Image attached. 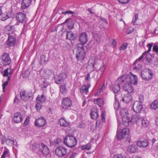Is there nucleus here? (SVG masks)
Wrapping results in <instances>:
<instances>
[{
    "label": "nucleus",
    "mask_w": 158,
    "mask_h": 158,
    "mask_svg": "<svg viewBox=\"0 0 158 158\" xmlns=\"http://www.w3.org/2000/svg\"><path fill=\"white\" fill-rule=\"evenodd\" d=\"M66 78L67 76L66 74L64 73H62L54 77V79L56 83L60 84L62 82H63Z\"/></svg>",
    "instance_id": "13"
},
{
    "label": "nucleus",
    "mask_w": 158,
    "mask_h": 158,
    "mask_svg": "<svg viewBox=\"0 0 158 158\" xmlns=\"http://www.w3.org/2000/svg\"><path fill=\"white\" fill-rule=\"evenodd\" d=\"M11 62V60L9 55L7 53H4L1 58V63L4 66L10 65Z\"/></svg>",
    "instance_id": "7"
},
{
    "label": "nucleus",
    "mask_w": 158,
    "mask_h": 158,
    "mask_svg": "<svg viewBox=\"0 0 158 158\" xmlns=\"http://www.w3.org/2000/svg\"><path fill=\"white\" fill-rule=\"evenodd\" d=\"M152 44L149 43L147 44V46L148 47V49L147 51L144 52L143 53H145V55H144V59L147 61V62L150 63L152 60V59L150 58V57H151V55L148 53L150 52L151 50V48L152 46Z\"/></svg>",
    "instance_id": "10"
},
{
    "label": "nucleus",
    "mask_w": 158,
    "mask_h": 158,
    "mask_svg": "<svg viewBox=\"0 0 158 158\" xmlns=\"http://www.w3.org/2000/svg\"><path fill=\"white\" fill-rule=\"evenodd\" d=\"M121 97H118L117 98H115V103L114 104V107L115 109L118 110L120 107V104L119 102V100H120Z\"/></svg>",
    "instance_id": "37"
},
{
    "label": "nucleus",
    "mask_w": 158,
    "mask_h": 158,
    "mask_svg": "<svg viewBox=\"0 0 158 158\" xmlns=\"http://www.w3.org/2000/svg\"><path fill=\"white\" fill-rule=\"evenodd\" d=\"M14 102L16 103H18L19 102V99L17 97H15V98L14 100Z\"/></svg>",
    "instance_id": "63"
},
{
    "label": "nucleus",
    "mask_w": 158,
    "mask_h": 158,
    "mask_svg": "<svg viewBox=\"0 0 158 158\" xmlns=\"http://www.w3.org/2000/svg\"><path fill=\"white\" fill-rule=\"evenodd\" d=\"M114 158H124V157L121 154H118L115 155L114 157Z\"/></svg>",
    "instance_id": "57"
},
{
    "label": "nucleus",
    "mask_w": 158,
    "mask_h": 158,
    "mask_svg": "<svg viewBox=\"0 0 158 158\" xmlns=\"http://www.w3.org/2000/svg\"><path fill=\"white\" fill-rule=\"evenodd\" d=\"M90 73H88L87 74V76H86V77H85V80L87 81H88V80H89L90 79Z\"/></svg>",
    "instance_id": "60"
},
{
    "label": "nucleus",
    "mask_w": 158,
    "mask_h": 158,
    "mask_svg": "<svg viewBox=\"0 0 158 158\" xmlns=\"http://www.w3.org/2000/svg\"><path fill=\"white\" fill-rule=\"evenodd\" d=\"M133 30V29L129 28L126 31V33L129 34L131 33Z\"/></svg>",
    "instance_id": "59"
},
{
    "label": "nucleus",
    "mask_w": 158,
    "mask_h": 158,
    "mask_svg": "<svg viewBox=\"0 0 158 158\" xmlns=\"http://www.w3.org/2000/svg\"><path fill=\"white\" fill-rule=\"evenodd\" d=\"M131 85L130 83L126 82L123 85V89L128 93H131L132 92L134 89Z\"/></svg>",
    "instance_id": "21"
},
{
    "label": "nucleus",
    "mask_w": 158,
    "mask_h": 158,
    "mask_svg": "<svg viewBox=\"0 0 158 158\" xmlns=\"http://www.w3.org/2000/svg\"><path fill=\"white\" fill-rule=\"evenodd\" d=\"M151 108L155 110L158 108V100L154 101L151 105Z\"/></svg>",
    "instance_id": "39"
},
{
    "label": "nucleus",
    "mask_w": 158,
    "mask_h": 158,
    "mask_svg": "<svg viewBox=\"0 0 158 158\" xmlns=\"http://www.w3.org/2000/svg\"><path fill=\"white\" fill-rule=\"evenodd\" d=\"M120 99V101L122 100L123 102L127 103L131 102L132 99V98L130 93H128L125 94L122 98H121Z\"/></svg>",
    "instance_id": "22"
},
{
    "label": "nucleus",
    "mask_w": 158,
    "mask_h": 158,
    "mask_svg": "<svg viewBox=\"0 0 158 158\" xmlns=\"http://www.w3.org/2000/svg\"><path fill=\"white\" fill-rule=\"evenodd\" d=\"M46 123V120L45 118L42 117H39L36 119L35 122V126L40 127L44 126Z\"/></svg>",
    "instance_id": "18"
},
{
    "label": "nucleus",
    "mask_w": 158,
    "mask_h": 158,
    "mask_svg": "<svg viewBox=\"0 0 158 158\" xmlns=\"http://www.w3.org/2000/svg\"><path fill=\"white\" fill-rule=\"evenodd\" d=\"M27 97L28 98V99L30 98L32 96V93L31 92H28L27 93Z\"/></svg>",
    "instance_id": "62"
},
{
    "label": "nucleus",
    "mask_w": 158,
    "mask_h": 158,
    "mask_svg": "<svg viewBox=\"0 0 158 158\" xmlns=\"http://www.w3.org/2000/svg\"><path fill=\"white\" fill-rule=\"evenodd\" d=\"M74 13L72 11H65L64 12H63L62 13L63 14H64V15H66V14H73Z\"/></svg>",
    "instance_id": "56"
},
{
    "label": "nucleus",
    "mask_w": 158,
    "mask_h": 158,
    "mask_svg": "<svg viewBox=\"0 0 158 158\" xmlns=\"http://www.w3.org/2000/svg\"><path fill=\"white\" fill-rule=\"evenodd\" d=\"M67 23H68V27L69 29H72L74 28V23L72 22L71 18H69L66 19L63 24H65Z\"/></svg>",
    "instance_id": "28"
},
{
    "label": "nucleus",
    "mask_w": 158,
    "mask_h": 158,
    "mask_svg": "<svg viewBox=\"0 0 158 158\" xmlns=\"http://www.w3.org/2000/svg\"><path fill=\"white\" fill-rule=\"evenodd\" d=\"M72 104L71 100L67 98H64L62 101V108L65 109L70 107Z\"/></svg>",
    "instance_id": "17"
},
{
    "label": "nucleus",
    "mask_w": 158,
    "mask_h": 158,
    "mask_svg": "<svg viewBox=\"0 0 158 158\" xmlns=\"http://www.w3.org/2000/svg\"><path fill=\"white\" fill-rule=\"evenodd\" d=\"M4 31L7 34L9 35H10L13 31V30L12 29V26L10 25L6 26L4 29Z\"/></svg>",
    "instance_id": "31"
},
{
    "label": "nucleus",
    "mask_w": 158,
    "mask_h": 158,
    "mask_svg": "<svg viewBox=\"0 0 158 158\" xmlns=\"http://www.w3.org/2000/svg\"><path fill=\"white\" fill-rule=\"evenodd\" d=\"M120 125H118L117 132L116 137L118 140H121L122 139L127 138L128 137L129 134V129L126 128H123L120 131Z\"/></svg>",
    "instance_id": "4"
},
{
    "label": "nucleus",
    "mask_w": 158,
    "mask_h": 158,
    "mask_svg": "<svg viewBox=\"0 0 158 158\" xmlns=\"http://www.w3.org/2000/svg\"><path fill=\"white\" fill-rule=\"evenodd\" d=\"M138 14H136L135 16V18H134L133 19L132 22L134 25L136 24L135 21L136 20L138 19Z\"/></svg>",
    "instance_id": "54"
},
{
    "label": "nucleus",
    "mask_w": 158,
    "mask_h": 158,
    "mask_svg": "<svg viewBox=\"0 0 158 158\" xmlns=\"http://www.w3.org/2000/svg\"><path fill=\"white\" fill-rule=\"evenodd\" d=\"M76 35L71 31H67L66 39L70 40H76Z\"/></svg>",
    "instance_id": "23"
},
{
    "label": "nucleus",
    "mask_w": 158,
    "mask_h": 158,
    "mask_svg": "<svg viewBox=\"0 0 158 158\" xmlns=\"http://www.w3.org/2000/svg\"><path fill=\"white\" fill-rule=\"evenodd\" d=\"M9 70V69L7 68L4 71V74H3V76L4 77L6 76L8 77V76H9L8 71Z\"/></svg>",
    "instance_id": "51"
},
{
    "label": "nucleus",
    "mask_w": 158,
    "mask_h": 158,
    "mask_svg": "<svg viewBox=\"0 0 158 158\" xmlns=\"http://www.w3.org/2000/svg\"><path fill=\"white\" fill-rule=\"evenodd\" d=\"M79 40L80 43L82 45L86 44L88 41V37L86 32H84L83 33H81L80 34L79 37Z\"/></svg>",
    "instance_id": "16"
},
{
    "label": "nucleus",
    "mask_w": 158,
    "mask_h": 158,
    "mask_svg": "<svg viewBox=\"0 0 158 158\" xmlns=\"http://www.w3.org/2000/svg\"><path fill=\"white\" fill-rule=\"evenodd\" d=\"M29 117H27V118L26 119H25V122L23 123V125L24 126H27L28 125L29 123Z\"/></svg>",
    "instance_id": "52"
},
{
    "label": "nucleus",
    "mask_w": 158,
    "mask_h": 158,
    "mask_svg": "<svg viewBox=\"0 0 158 158\" xmlns=\"http://www.w3.org/2000/svg\"><path fill=\"white\" fill-rule=\"evenodd\" d=\"M76 55L77 60H81L85 58V54L84 46L82 44H77Z\"/></svg>",
    "instance_id": "5"
},
{
    "label": "nucleus",
    "mask_w": 158,
    "mask_h": 158,
    "mask_svg": "<svg viewBox=\"0 0 158 158\" xmlns=\"http://www.w3.org/2000/svg\"><path fill=\"white\" fill-rule=\"evenodd\" d=\"M142 108V104L137 101L135 102L133 105V110L136 113L140 112Z\"/></svg>",
    "instance_id": "12"
},
{
    "label": "nucleus",
    "mask_w": 158,
    "mask_h": 158,
    "mask_svg": "<svg viewBox=\"0 0 158 158\" xmlns=\"http://www.w3.org/2000/svg\"><path fill=\"white\" fill-rule=\"evenodd\" d=\"M139 101L138 102L142 103L144 101V98L143 95L142 94L139 95Z\"/></svg>",
    "instance_id": "49"
},
{
    "label": "nucleus",
    "mask_w": 158,
    "mask_h": 158,
    "mask_svg": "<svg viewBox=\"0 0 158 158\" xmlns=\"http://www.w3.org/2000/svg\"><path fill=\"white\" fill-rule=\"evenodd\" d=\"M41 103L36 102L35 105V107L37 111L40 110L42 108V105Z\"/></svg>",
    "instance_id": "46"
},
{
    "label": "nucleus",
    "mask_w": 158,
    "mask_h": 158,
    "mask_svg": "<svg viewBox=\"0 0 158 158\" xmlns=\"http://www.w3.org/2000/svg\"><path fill=\"white\" fill-rule=\"evenodd\" d=\"M94 102L95 104L98 105L100 107L102 106L104 104L103 100L102 98L96 99L94 100Z\"/></svg>",
    "instance_id": "35"
},
{
    "label": "nucleus",
    "mask_w": 158,
    "mask_h": 158,
    "mask_svg": "<svg viewBox=\"0 0 158 158\" xmlns=\"http://www.w3.org/2000/svg\"><path fill=\"white\" fill-rule=\"evenodd\" d=\"M59 124L60 126L64 127H67L70 125V122L67 121L64 118H62L60 119L59 122Z\"/></svg>",
    "instance_id": "29"
},
{
    "label": "nucleus",
    "mask_w": 158,
    "mask_h": 158,
    "mask_svg": "<svg viewBox=\"0 0 158 158\" xmlns=\"http://www.w3.org/2000/svg\"><path fill=\"white\" fill-rule=\"evenodd\" d=\"M136 147L134 145H129L127 148V151L131 153H135L137 152L136 148Z\"/></svg>",
    "instance_id": "34"
},
{
    "label": "nucleus",
    "mask_w": 158,
    "mask_h": 158,
    "mask_svg": "<svg viewBox=\"0 0 158 158\" xmlns=\"http://www.w3.org/2000/svg\"><path fill=\"white\" fill-rule=\"evenodd\" d=\"M9 151L8 150H6L5 151H4L2 156L1 158H5V157H7L8 155Z\"/></svg>",
    "instance_id": "45"
},
{
    "label": "nucleus",
    "mask_w": 158,
    "mask_h": 158,
    "mask_svg": "<svg viewBox=\"0 0 158 158\" xmlns=\"http://www.w3.org/2000/svg\"><path fill=\"white\" fill-rule=\"evenodd\" d=\"M94 38L97 44H98L101 41L100 36L97 34H96L94 36Z\"/></svg>",
    "instance_id": "44"
},
{
    "label": "nucleus",
    "mask_w": 158,
    "mask_h": 158,
    "mask_svg": "<svg viewBox=\"0 0 158 158\" xmlns=\"http://www.w3.org/2000/svg\"><path fill=\"white\" fill-rule=\"evenodd\" d=\"M80 92L82 94L85 93L87 94L89 92V90L86 88L85 85H84L82 86L81 88L80 89Z\"/></svg>",
    "instance_id": "41"
},
{
    "label": "nucleus",
    "mask_w": 158,
    "mask_h": 158,
    "mask_svg": "<svg viewBox=\"0 0 158 158\" xmlns=\"http://www.w3.org/2000/svg\"><path fill=\"white\" fill-rule=\"evenodd\" d=\"M55 152L57 156L59 157H62L66 154L67 149L64 147H60L56 148Z\"/></svg>",
    "instance_id": "9"
},
{
    "label": "nucleus",
    "mask_w": 158,
    "mask_h": 158,
    "mask_svg": "<svg viewBox=\"0 0 158 158\" xmlns=\"http://www.w3.org/2000/svg\"><path fill=\"white\" fill-rule=\"evenodd\" d=\"M15 37L13 35H9L7 41V44L9 46H13L16 43Z\"/></svg>",
    "instance_id": "20"
},
{
    "label": "nucleus",
    "mask_w": 158,
    "mask_h": 158,
    "mask_svg": "<svg viewBox=\"0 0 158 158\" xmlns=\"http://www.w3.org/2000/svg\"><path fill=\"white\" fill-rule=\"evenodd\" d=\"M66 91V84L64 83L60 86V92L62 94Z\"/></svg>",
    "instance_id": "42"
},
{
    "label": "nucleus",
    "mask_w": 158,
    "mask_h": 158,
    "mask_svg": "<svg viewBox=\"0 0 158 158\" xmlns=\"http://www.w3.org/2000/svg\"><path fill=\"white\" fill-rule=\"evenodd\" d=\"M9 70H10V71H9V76H8L7 80L5 82L3 83L2 85L3 92H4L5 91V90L6 88V87L8 85V82L10 80L11 75L13 72V69H9Z\"/></svg>",
    "instance_id": "27"
},
{
    "label": "nucleus",
    "mask_w": 158,
    "mask_h": 158,
    "mask_svg": "<svg viewBox=\"0 0 158 158\" xmlns=\"http://www.w3.org/2000/svg\"><path fill=\"white\" fill-rule=\"evenodd\" d=\"M148 144L147 140L144 139H140L137 143V146L141 148H145L148 146Z\"/></svg>",
    "instance_id": "19"
},
{
    "label": "nucleus",
    "mask_w": 158,
    "mask_h": 158,
    "mask_svg": "<svg viewBox=\"0 0 158 158\" xmlns=\"http://www.w3.org/2000/svg\"><path fill=\"white\" fill-rule=\"evenodd\" d=\"M9 18V17L8 15H3L1 17V19L2 21H4Z\"/></svg>",
    "instance_id": "47"
},
{
    "label": "nucleus",
    "mask_w": 158,
    "mask_h": 158,
    "mask_svg": "<svg viewBox=\"0 0 158 158\" xmlns=\"http://www.w3.org/2000/svg\"><path fill=\"white\" fill-rule=\"evenodd\" d=\"M141 75L143 80L148 81L152 78L153 74L151 70L145 69L141 71Z\"/></svg>",
    "instance_id": "8"
},
{
    "label": "nucleus",
    "mask_w": 158,
    "mask_h": 158,
    "mask_svg": "<svg viewBox=\"0 0 158 158\" xmlns=\"http://www.w3.org/2000/svg\"><path fill=\"white\" fill-rule=\"evenodd\" d=\"M26 15L25 14H24L22 12H19L17 13L16 16L17 20L20 23L23 24V31L25 29L27 23V19Z\"/></svg>",
    "instance_id": "6"
},
{
    "label": "nucleus",
    "mask_w": 158,
    "mask_h": 158,
    "mask_svg": "<svg viewBox=\"0 0 158 158\" xmlns=\"http://www.w3.org/2000/svg\"><path fill=\"white\" fill-rule=\"evenodd\" d=\"M22 115V114L19 112L15 113L13 117V121L15 123L21 122L23 119Z\"/></svg>",
    "instance_id": "15"
},
{
    "label": "nucleus",
    "mask_w": 158,
    "mask_h": 158,
    "mask_svg": "<svg viewBox=\"0 0 158 158\" xmlns=\"http://www.w3.org/2000/svg\"><path fill=\"white\" fill-rule=\"evenodd\" d=\"M113 41L112 43V45L114 47L116 44V41L115 40V39H112Z\"/></svg>",
    "instance_id": "61"
},
{
    "label": "nucleus",
    "mask_w": 158,
    "mask_h": 158,
    "mask_svg": "<svg viewBox=\"0 0 158 158\" xmlns=\"http://www.w3.org/2000/svg\"><path fill=\"white\" fill-rule=\"evenodd\" d=\"M153 51L156 53L158 52V46L156 45H154L153 48Z\"/></svg>",
    "instance_id": "53"
},
{
    "label": "nucleus",
    "mask_w": 158,
    "mask_h": 158,
    "mask_svg": "<svg viewBox=\"0 0 158 158\" xmlns=\"http://www.w3.org/2000/svg\"><path fill=\"white\" fill-rule=\"evenodd\" d=\"M77 139L73 135H67L64 140V143L67 146L70 148L74 147L77 143Z\"/></svg>",
    "instance_id": "3"
},
{
    "label": "nucleus",
    "mask_w": 158,
    "mask_h": 158,
    "mask_svg": "<svg viewBox=\"0 0 158 158\" xmlns=\"http://www.w3.org/2000/svg\"><path fill=\"white\" fill-rule=\"evenodd\" d=\"M105 116L106 114L105 112L103 111L102 112L101 115L102 120L103 122H105Z\"/></svg>",
    "instance_id": "50"
},
{
    "label": "nucleus",
    "mask_w": 158,
    "mask_h": 158,
    "mask_svg": "<svg viewBox=\"0 0 158 158\" xmlns=\"http://www.w3.org/2000/svg\"><path fill=\"white\" fill-rule=\"evenodd\" d=\"M32 0H23L22 2L21 8L23 9H26L31 5Z\"/></svg>",
    "instance_id": "25"
},
{
    "label": "nucleus",
    "mask_w": 158,
    "mask_h": 158,
    "mask_svg": "<svg viewBox=\"0 0 158 158\" xmlns=\"http://www.w3.org/2000/svg\"><path fill=\"white\" fill-rule=\"evenodd\" d=\"M149 121L146 119H142L140 120V123L138 124L142 127H147L149 125Z\"/></svg>",
    "instance_id": "32"
},
{
    "label": "nucleus",
    "mask_w": 158,
    "mask_h": 158,
    "mask_svg": "<svg viewBox=\"0 0 158 158\" xmlns=\"http://www.w3.org/2000/svg\"><path fill=\"white\" fill-rule=\"evenodd\" d=\"M119 2L123 3L125 4L129 2L130 0H117Z\"/></svg>",
    "instance_id": "55"
},
{
    "label": "nucleus",
    "mask_w": 158,
    "mask_h": 158,
    "mask_svg": "<svg viewBox=\"0 0 158 158\" xmlns=\"http://www.w3.org/2000/svg\"><path fill=\"white\" fill-rule=\"evenodd\" d=\"M112 90L114 94V96L116 98H118V97H121V94L120 91V86L119 85H114L112 88Z\"/></svg>",
    "instance_id": "14"
},
{
    "label": "nucleus",
    "mask_w": 158,
    "mask_h": 158,
    "mask_svg": "<svg viewBox=\"0 0 158 158\" xmlns=\"http://www.w3.org/2000/svg\"><path fill=\"white\" fill-rule=\"evenodd\" d=\"M118 80L120 81H121L122 82H125L135 85L137 84L138 78L136 75L130 72L127 75H122L121 77L118 79Z\"/></svg>",
    "instance_id": "1"
},
{
    "label": "nucleus",
    "mask_w": 158,
    "mask_h": 158,
    "mask_svg": "<svg viewBox=\"0 0 158 158\" xmlns=\"http://www.w3.org/2000/svg\"><path fill=\"white\" fill-rule=\"evenodd\" d=\"M131 120L132 123L139 124L140 121V117L139 114H136L132 115Z\"/></svg>",
    "instance_id": "26"
},
{
    "label": "nucleus",
    "mask_w": 158,
    "mask_h": 158,
    "mask_svg": "<svg viewBox=\"0 0 158 158\" xmlns=\"http://www.w3.org/2000/svg\"><path fill=\"white\" fill-rule=\"evenodd\" d=\"M120 113L122 117L127 116L128 114V110L124 108L121 109Z\"/></svg>",
    "instance_id": "38"
},
{
    "label": "nucleus",
    "mask_w": 158,
    "mask_h": 158,
    "mask_svg": "<svg viewBox=\"0 0 158 158\" xmlns=\"http://www.w3.org/2000/svg\"><path fill=\"white\" fill-rule=\"evenodd\" d=\"M46 98L44 95H39L36 98V102L42 104L45 102Z\"/></svg>",
    "instance_id": "30"
},
{
    "label": "nucleus",
    "mask_w": 158,
    "mask_h": 158,
    "mask_svg": "<svg viewBox=\"0 0 158 158\" xmlns=\"http://www.w3.org/2000/svg\"><path fill=\"white\" fill-rule=\"evenodd\" d=\"M90 114L91 117L93 119L97 118L98 115V110L95 109H94V111H92Z\"/></svg>",
    "instance_id": "36"
},
{
    "label": "nucleus",
    "mask_w": 158,
    "mask_h": 158,
    "mask_svg": "<svg viewBox=\"0 0 158 158\" xmlns=\"http://www.w3.org/2000/svg\"><path fill=\"white\" fill-rule=\"evenodd\" d=\"M127 44L126 43L123 44L120 48L119 50L120 51L126 49L127 47Z\"/></svg>",
    "instance_id": "48"
},
{
    "label": "nucleus",
    "mask_w": 158,
    "mask_h": 158,
    "mask_svg": "<svg viewBox=\"0 0 158 158\" xmlns=\"http://www.w3.org/2000/svg\"><path fill=\"white\" fill-rule=\"evenodd\" d=\"M145 53H143L142 55L138 59L135 60L134 63V67L133 69V70H135L136 71H139L141 70L142 68L141 65L139 64H137L138 61L141 60L144 57V55H145Z\"/></svg>",
    "instance_id": "11"
},
{
    "label": "nucleus",
    "mask_w": 158,
    "mask_h": 158,
    "mask_svg": "<svg viewBox=\"0 0 158 158\" xmlns=\"http://www.w3.org/2000/svg\"><path fill=\"white\" fill-rule=\"evenodd\" d=\"M123 124L125 127H128L132 123L131 120H130L127 116L122 117Z\"/></svg>",
    "instance_id": "24"
},
{
    "label": "nucleus",
    "mask_w": 158,
    "mask_h": 158,
    "mask_svg": "<svg viewBox=\"0 0 158 158\" xmlns=\"http://www.w3.org/2000/svg\"><path fill=\"white\" fill-rule=\"evenodd\" d=\"M26 91L25 90H22L20 93V96L21 99L23 100H26L28 99Z\"/></svg>",
    "instance_id": "33"
},
{
    "label": "nucleus",
    "mask_w": 158,
    "mask_h": 158,
    "mask_svg": "<svg viewBox=\"0 0 158 158\" xmlns=\"http://www.w3.org/2000/svg\"><path fill=\"white\" fill-rule=\"evenodd\" d=\"M32 149L35 152H41L44 155H47L49 153V149L48 147L43 143L38 144L34 143L32 145Z\"/></svg>",
    "instance_id": "2"
},
{
    "label": "nucleus",
    "mask_w": 158,
    "mask_h": 158,
    "mask_svg": "<svg viewBox=\"0 0 158 158\" xmlns=\"http://www.w3.org/2000/svg\"><path fill=\"white\" fill-rule=\"evenodd\" d=\"M104 66H101L100 68V69L102 71H103L104 69Z\"/></svg>",
    "instance_id": "64"
},
{
    "label": "nucleus",
    "mask_w": 158,
    "mask_h": 158,
    "mask_svg": "<svg viewBox=\"0 0 158 158\" xmlns=\"http://www.w3.org/2000/svg\"><path fill=\"white\" fill-rule=\"evenodd\" d=\"M6 143L9 146H11L13 145H14V141L13 138L7 139L5 140Z\"/></svg>",
    "instance_id": "40"
},
{
    "label": "nucleus",
    "mask_w": 158,
    "mask_h": 158,
    "mask_svg": "<svg viewBox=\"0 0 158 158\" xmlns=\"http://www.w3.org/2000/svg\"><path fill=\"white\" fill-rule=\"evenodd\" d=\"M30 74V72L28 70H26V71L24 74H23V77H26L28 76Z\"/></svg>",
    "instance_id": "58"
},
{
    "label": "nucleus",
    "mask_w": 158,
    "mask_h": 158,
    "mask_svg": "<svg viewBox=\"0 0 158 158\" xmlns=\"http://www.w3.org/2000/svg\"><path fill=\"white\" fill-rule=\"evenodd\" d=\"M91 145L90 143H88L87 144L81 146V149L83 150L86 149L87 150H89L91 148Z\"/></svg>",
    "instance_id": "43"
}]
</instances>
